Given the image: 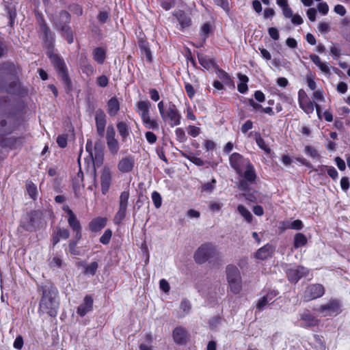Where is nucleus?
Returning a JSON list of instances; mask_svg holds the SVG:
<instances>
[{
  "instance_id": "aec40b11",
  "label": "nucleus",
  "mask_w": 350,
  "mask_h": 350,
  "mask_svg": "<svg viewBox=\"0 0 350 350\" xmlns=\"http://www.w3.org/2000/svg\"><path fill=\"white\" fill-rule=\"evenodd\" d=\"M40 30L44 35V42L46 47L49 49H52L55 40L54 35L44 22L40 24Z\"/></svg>"
},
{
  "instance_id": "dca6fc26",
  "label": "nucleus",
  "mask_w": 350,
  "mask_h": 350,
  "mask_svg": "<svg viewBox=\"0 0 350 350\" xmlns=\"http://www.w3.org/2000/svg\"><path fill=\"white\" fill-rule=\"evenodd\" d=\"M135 165L133 156L129 155L122 158L118 163V169L122 173L130 172L133 170Z\"/></svg>"
},
{
  "instance_id": "a211bd4d",
  "label": "nucleus",
  "mask_w": 350,
  "mask_h": 350,
  "mask_svg": "<svg viewBox=\"0 0 350 350\" xmlns=\"http://www.w3.org/2000/svg\"><path fill=\"white\" fill-rule=\"evenodd\" d=\"M93 298L91 295H85L83 302L77 308V313L80 317H84L93 309Z\"/></svg>"
},
{
  "instance_id": "8fccbe9b",
  "label": "nucleus",
  "mask_w": 350,
  "mask_h": 350,
  "mask_svg": "<svg viewBox=\"0 0 350 350\" xmlns=\"http://www.w3.org/2000/svg\"><path fill=\"white\" fill-rule=\"evenodd\" d=\"M175 135L177 140L179 141L180 142H184L187 139L184 130L181 128H177L175 130Z\"/></svg>"
},
{
  "instance_id": "69168bd1",
  "label": "nucleus",
  "mask_w": 350,
  "mask_h": 350,
  "mask_svg": "<svg viewBox=\"0 0 350 350\" xmlns=\"http://www.w3.org/2000/svg\"><path fill=\"white\" fill-rule=\"evenodd\" d=\"M185 91H186L188 96L190 98H192L195 95V91H194V89H193L192 85H191L189 83H185Z\"/></svg>"
},
{
  "instance_id": "603ef678",
  "label": "nucleus",
  "mask_w": 350,
  "mask_h": 350,
  "mask_svg": "<svg viewBox=\"0 0 350 350\" xmlns=\"http://www.w3.org/2000/svg\"><path fill=\"white\" fill-rule=\"evenodd\" d=\"M97 85L101 88H105L108 85L109 79L105 75H101L96 79Z\"/></svg>"
},
{
  "instance_id": "7ed1b4c3",
  "label": "nucleus",
  "mask_w": 350,
  "mask_h": 350,
  "mask_svg": "<svg viewBox=\"0 0 350 350\" xmlns=\"http://www.w3.org/2000/svg\"><path fill=\"white\" fill-rule=\"evenodd\" d=\"M70 22V14L64 10L59 13L58 18L55 21L54 23L55 28L62 32V36L66 39L68 43L72 44L73 42V35L72 31L68 25Z\"/></svg>"
},
{
  "instance_id": "423d86ee",
  "label": "nucleus",
  "mask_w": 350,
  "mask_h": 350,
  "mask_svg": "<svg viewBox=\"0 0 350 350\" xmlns=\"http://www.w3.org/2000/svg\"><path fill=\"white\" fill-rule=\"evenodd\" d=\"M42 220V213L39 211H34L25 216L21 222V226L29 232L36 231L39 227Z\"/></svg>"
},
{
  "instance_id": "f8f14e48",
  "label": "nucleus",
  "mask_w": 350,
  "mask_h": 350,
  "mask_svg": "<svg viewBox=\"0 0 350 350\" xmlns=\"http://www.w3.org/2000/svg\"><path fill=\"white\" fill-rule=\"evenodd\" d=\"M308 270L302 266H295L286 271L287 277L291 282H297L302 277L307 275Z\"/></svg>"
},
{
  "instance_id": "0eeeda50",
  "label": "nucleus",
  "mask_w": 350,
  "mask_h": 350,
  "mask_svg": "<svg viewBox=\"0 0 350 350\" xmlns=\"http://www.w3.org/2000/svg\"><path fill=\"white\" fill-rule=\"evenodd\" d=\"M215 247L211 243L202 245L195 252L194 258L196 262L202 264L216 254Z\"/></svg>"
},
{
  "instance_id": "37998d69",
  "label": "nucleus",
  "mask_w": 350,
  "mask_h": 350,
  "mask_svg": "<svg viewBox=\"0 0 350 350\" xmlns=\"http://www.w3.org/2000/svg\"><path fill=\"white\" fill-rule=\"evenodd\" d=\"M112 236V231L110 229H107L103 234L100 238V242L103 245H107L111 240Z\"/></svg>"
},
{
  "instance_id": "5fc2aeb1",
  "label": "nucleus",
  "mask_w": 350,
  "mask_h": 350,
  "mask_svg": "<svg viewBox=\"0 0 350 350\" xmlns=\"http://www.w3.org/2000/svg\"><path fill=\"white\" fill-rule=\"evenodd\" d=\"M318 29L321 33H327L330 31V27L328 23L321 22L318 25Z\"/></svg>"
},
{
  "instance_id": "72a5a7b5",
  "label": "nucleus",
  "mask_w": 350,
  "mask_h": 350,
  "mask_svg": "<svg viewBox=\"0 0 350 350\" xmlns=\"http://www.w3.org/2000/svg\"><path fill=\"white\" fill-rule=\"evenodd\" d=\"M145 127L148 129L159 130V126L156 120L150 119V116L142 119Z\"/></svg>"
},
{
  "instance_id": "6ab92c4d",
  "label": "nucleus",
  "mask_w": 350,
  "mask_h": 350,
  "mask_svg": "<svg viewBox=\"0 0 350 350\" xmlns=\"http://www.w3.org/2000/svg\"><path fill=\"white\" fill-rule=\"evenodd\" d=\"M277 295L278 293L275 291H269L265 295H263L262 297L258 300L256 304V309L258 311H262L267 304L274 301V299Z\"/></svg>"
},
{
  "instance_id": "a18cd8bd",
  "label": "nucleus",
  "mask_w": 350,
  "mask_h": 350,
  "mask_svg": "<svg viewBox=\"0 0 350 350\" xmlns=\"http://www.w3.org/2000/svg\"><path fill=\"white\" fill-rule=\"evenodd\" d=\"M81 66L83 72L86 74L88 76L92 75L95 72L94 68L88 62L83 63Z\"/></svg>"
},
{
  "instance_id": "393cba45",
  "label": "nucleus",
  "mask_w": 350,
  "mask_h": 350,
  "mask_svg": "<svg viewBox=\"0 0 350 350\" xmlns=\"http://www.w3.org/2000/svg\"><path fill=\"white\" fill-rule=\"evenodd\" d=\"M117 130L121 137L122 142H124L130 135L131 128L125 122L121 121L117 123Z\"/></svg>"
},
{
  "instance_id": "2f4dec72",
  "label": "nucleus",
  "mask_w": 350,
  "mask_h": 350,
  "mask_svg": "<svg viewBox=\"0 0 350 350\" xmlns=\"http://www.w3.org/2000/svg\"><path fill=\"white\" fill-rule=\"evenodd\" d=\"M106 142L110 154L113 156H116L120 149V144L118 139L107 141Z\"/></svg>"
},
{
  "instance_id": "4d7b16f0",
  "label": "nucleus",
  "mask_w": 350,
  "mask_h": 350,
  "mask_svg": "<svg viewBox=\"0 0 350 350\" xmlns=\"http://www.w3.org/2000/svg\"><path fill=\"white\" fill-rule=\"evenodd\" d=\"M211 27L209 24L205 23L203 25V26L201 28V36H202L203 41H205L206 38L208 37V35L210 32Z\"/></svg>"
},
{
  "instance_id": "b1692460",
  "label": "nucleus",
  "mask_w": 350,
  "mask_h": 350,
  "mask_svg": "<svg viewBox=\"0 0 350 350\" xmlns=\"http://www.w3.org/2000/svg\"><path fill=\"white\" fill-rule=\"evenodd\" d=\"M174 15L176 16L182 29H183L186 27H188L191 25V18L184 12L179 10V11L176 12L174 14Z\"/></svg>"
},
{
  "instance_id": "774afa93",
  "label": "nucleus",
  "mask_w": 350,
  "mask_h": 350,
  "mask_svg": "<svg viewBox=\"0 0 350 350\" xmlns=\"http://www.w3.org/2000/svg\"><path fill=\"white\" fill-rule=\"evenodd\" d=\"M253 127V122L251 120H247L241 126V132L246 133L249 130Z\"/></svg>"
},
{
  "instance_id": "f03ea898",
  "label": "nucleus",
  "mask_w": 350,
  "mask_h": 350,
  "mask_svg": "<svg viewBox=\"0 0 350 350\" xmlns=\"http://www.w3.org/2000/svg\"><path fill=\"white\" fill-rule=\"evenodd\" d=\"M157 106L161 118L165 122L171 127L180 124L182 116L175 104L172 102L165 103L163 100H161Z\"/></svg>"
},
{
  "instance_id": "13d9d810",
  "label": "nucleus",
  "mask_w": 350,
  "mask_h": 350,
  "mask_svg": "<svg viewBox=\"0 0 350 350\" xmlns=\"http://www.w3.org/2000/svg\"><path fill=\"white\" fill-rule=\"evenodd\" d=\"M145 137L148 142L150 144H154L157 139L156 135L151 131H147L145 133Z\"/></svg>"
},
{
  "instance_id": "6e6d98bb",
  "label": "nucleus",
  "mask_w": 350,
  "mask_h": 350,
  "mask_svg": "<svg viewBox=\"0 0 350 350\" xmlns=\"http://www.w3.org/2000/svg\"><path fill=\"white\" fill-rule=\"evenodd\" d=\"M27 190L31 198H34L36 194L37 189L36 185L32 183L27 184Z\"/></svg>"
},
{
  "instance_id": "58836bf2",
  "label": "nucleus",
  "mask_w": 350,
  "mask_h": 350,
  "mask_svg": "<svg viewBox=\"0 0 350 350\" xmlns=\"http://www.w3.org/2000/svg\"><path fill=\"white\" fill-rule=\"evenodd\" d=\"M229 284V286L230 288V291L234 294H238L240 293L242 288L241 285V279L234 280V281H228Z\"/></svg>"
},
{
  "instance_id": "052dcab7",
  "label": "nucleus",
  "mask_w": 350,
  "mask_h": 350,
  "mask_svg": "<svg viewBox=\"0 0 350 350\" xmlns=\"http://www.w3.org/2000/svg\"><path fill=\"white\" fill-rule=\"evenodd\" d=\"M109 16V13L108 12L102 11L99 12L97 18L100 23H105L108 20Z\"/></svg>"
},
{
  "instance_id": "de8ad7c7",
  "label": "nucleus",
  "mask_w": 350,
  "mask_h": 350,
  "mask_svg": "<svg viewBox=\"0 0 350 350\" xmlns=\"http://www.w3.org/2000/svg\"><path fill=\"white\" fill-rule=\"evenodd\" d=\"M117 139L116 137V131L112 125H109L107 128L106 142Z\"/></svg>"
},
{
  "instance_id": "5701e85b",
  "label": "nucleus",
  "mask_w": 350,
  "mask_h": 350,
  "mask_svg": "<svg viewBox=\"0 0 350 350\" xmlns=\"http://www.w3.org/2000/svg\"><path fill=\"white\" fill-rule=\"evenodd\" d=\"M150 105L151 104L148 100H141L137 103L136 111L139 113L142 119L150 116L149 109Z\"/></svg>"
},
{
  "instance_id": "bf43d9fd",
  "label": "nucleus",
  "mask_w": 350,
  "mask_h": 350,
  "mask_svg": "<svg viewBox=\"0 0 350 350\" xmlns=\"http://www.w3.org/2000/svg\"><path fill=\"white\" fill-rule=\"evenodd\" d=\"M318 10L320 13H321L323 15H326L328 13L329 11V6L325 2H321L319 3L318 6Z\"/></svg>"
},
{
  "instance_id": "e433bc0d",
  "label": "nucleus",
  "mask_w": 350,
  "mask_h": 350,
  "mask_svg": "<svg viewBox=\"0 0 350 350\" xmlns=\"http://www.w3.org/2000/svg\"><path fill=\"white\" fill-rule=\"evenodd\" d=\"M68 223L69 226L72 229V230L81 229L80 222L77 219V216L75 215V213L68 217Z\"/></svg>"
},
{
  "instance_id": "a878e982",
  "label": "nucleus",
  "mask_w": 350,
  "mask_h": 350,
  "mask_svg": "<svg viewBox=\"0 0 350 350\" xmlns=\"http://www.w3.org/2000/svg\"><path fill=\"white\" fill-rule=\"evenodd\" d=\"M70 236L68 230L62 228H57L53 231V244L55 245L61 239H67Z\"/></svg>"
},
{
  "instance_id": "1a4fd4ad",
  "label": "nucleus",
  "mask_w": 350,
  "mask_h": 350,
  "mask_svg": "<svg viewBox=\"0 0 350 350\" xmlns=\"http://www.w3.org/2000/svg\"><path fill=\"white\" fill-rule=\"evenodd\" d=\"M229 161L230 166L239 175L242 174L243 169L250 163L248 159H244L242 155L237 152H234L230 156Z\"/></svg>"
},
{
  "instance_id": "7c9ffc66",
  "label": "nucleus",
  "mask_w": 350,
  "mask_h": 350,
  "mask_svg": "<svg viewBox=\"0 0 350 350\" xmlns=\"http://www.w3.org/2000/svg\"><path fill=\"white\" fill-rule=\"evenodd\" d=\"M246 170L244 172L243 176L246 181L253 183L256 178V174L254 166L251 163H248L245 167Z\"/></svg>"
},
{
  "instance_id": "3c124183",
  "label": "nucleus",
  "mask_w": 350,
  "mask_h": 350,
  "mask_svg": "<svg viewBox=\"0 0 350 350\" xmlns=\"http://www.w3.org/2000/svg\"><path fill=\"white\" fill-rule=\"evenodd\" d=\"M165 10H170L174 5V0H157Z\"/></svg>"
},
{
  "instance_id": "e2e57ef3",
  "label": "nucleus",
  "mask_w": 350,
  "mask_h": 350,
  "mask_svg": "<svg viewBox=\"0 0 350 350\" xmlns=\"http://www.w3.org/2000/svg\"><path fill=\"white\" fill-rule=\"evenodd\" d=\"M319 68L325 75H329L331 74L330 66L327 62H323V64L320 65Z\"/></svg>"
},
{
  "instance_id": "f704fd0d",
  "label": "nucleus",
  "mask_w": 350,
  "mask_h": 350,
  "mask_svg": "<svg viewBox=\"0 0 350 350\" xmlns=\"http://www.w3.org/2000/svg\"><path fill=\"white\" fill-rule=\"evenodd\" d=\"M98 268V263L97 262H92L84 267V273L88 275H94Z\"/></svg>"
},
{
  "instance_id": "c756f323",
  "label": "nucleus",
  "mask_w": 350,
  "mask_h": 350,
  "mask_svg": "<svg viewBox=\"0 0 350 350\" xmlns=\"http://www.w3.org/2000/svg\"><path fill=\"white\" fill-rule=\"evenodd\" d=\"M93 59L99 64H103L106 59V50L102 47H96L92 52Z\"/></svg>"
},
{
  "instance_id": "4be33fe9",
  "label": "nucleus",
  "mask_w": 350,
  "mask_h": 350,
  "mask_svg": "<svg viewBox=\"0 0 350 350\" xmlns=\"http://www.w3.org/2000/svg\"><path fill=\"white\" fill-rule=\"evenodd\" d=\"M107 219L105 217H96L89 224V228L92 232H96L103 229L107 224Z\"/></svg>"
},
{
  "instance_id": "20e7f679",
  "label": "nucleus",
  "mask_w": 350,
  "mask_h": 350,
  "mask_svg": "<svg viewBox=\"0 0 350 350\" xmlns=\"http://www.w3.org/2000/svg\"><path fill=\"white\" fill-rule=\"evenodd\" d=\"M49 57L55 67L59 78L68 88H70L71 86V81L68 77V69L64 59L57 54L51 52L49 53Z\"/></svg>"
},
{
  "instance_id": "09e8293b",
  "label": "nucleus",
  "mask_w": 350,
  "mask_h": 350,
  "mask_svg": "<svg viewBox=\"0 0 350 350\" xmlns=\"http://www.w3.org/2000/svg\"><path fill=\"white\" fill-rule=\"evenodd\" d=\"M187 133L190 136L196 137L200 133V129L193 125H189L187 128Z\"/></svg>"
},
{
  "instance_id": "cd10ccee",
  "label": "nucleus",
  "mask_w": 350,
  "mask_h": 350,
  "mask_svg": "<svg viewBox=\"0 0 350 350\" xmlns=\"http://www.w3.org/2000/svg\"><path fill=\"white\" fill-rule=\"evenodd\" d=\"M226 275L228 281H234L241 279L239 270L234 265H228L226 267Z\"/></svg>"
},
{
  "instance_id": "864d4df0",
  "label": "nucleus",
  "mask_w": 350,
  "mask_h": 350,
  "mask_svg": "<svg viewBox=\"0 0 350 350\" xmlns=\"http://www.w3.org/2000/svg\"><path fill=\"white\" fill-rule=\"evenodd\" d=\"M215 183L216 180L213 178L211 182L204 184L202 187V190L203 191L211 192L215 187Z\"/></svg>"
},
{
  "instance_id": "bb28decb",
  "label": "nucleus",
  "mask_w": 350,
  "mask_h": 350,
  "mask_svg": "<svg viewBox=\"0 0 350 350\" xmlns=\"http://www.w3.org/2000/svg\"><path fill=\"white\" fill-rule=\"evenodd\" d=\"M107 113L110 116H115L120 110V103L116 97H112L107 102Z\"/></svg>"
},
{
  "instance_id": "a19ab883",
  "label": "nucleus",
  "mask_w": 350,
  "mask_h": 350,
  "mask_svg": "<svg viewBox=\"0 0 350 350\" xmlns=\"http://www.w3.org/2000/svg\"><path fill=\"white\" fill-rule=\"evenodd\" d=\"M256 142L259 148L263 150L266 153L269 154L271 152V148L260 135L256 137Z\"/></svg>"
},
{
  "instance_id": "2eb2a0df",
  "label": "nucleus",
  "mask_w": 350,
  "mask_h": 350,
  "mask_svg": "<svg viewBox=\"0 0 350 350\" xmlns=\"http://www.w3.org/2000/svg\"><path fill=\"white\" fill-rule=\"evenodd\" d=\"M111 172L109 167H104L101 172L100 184L101 190L103 194H105L111 185Z\"/></svg>"
},
{
  "instance_id": "79ce46f5",
  "label": "nucleus",
  "mask_w": 350,
  "mask_h": 350,
  "mask_svg": "<svg viewBox=\"0 0 350 350\" xmlns=\"http://www.w3.org/2000/svg\"><path fill=\"white\" fill-rule=\"evenodd\" d=\"M151 197L154 206L157 208H160L162 204V198L160 193L156 191H153Z\"/></svg>"
},
{
  "instance_id": "c85d7f7f",
  "label": "nucleus",
  "mask_w": 350,
  "mask_h": 350,
  "mask_svg": "<svg viewBox=\"0 0 350 350\" xmlns=\"http://www.w3.org/2000/svg\"><path fill=\"white\" fill-rule=\"evenodd\" d=\"M273 252V247L271 245L267 244L258 250L256 257L260 260L267 258Z\"/></svg>"
},
{
  "instance_id": "9b49d317",
  "label": "nucleus",
  "mask_w": 350,
  "mask_h": 350,
  "mask_svg": "<svg viewBox=\"0 0 350 350\" xmlns=\"http://www.w3.org/2000/svg\"><path fill=\"white\" fill-rule=\"evenodd\" d=\"M324 293L325 291L323 285L319 284L310 285L307 287L305 291V301H308L312 299L321 297L324 295Z\"/></svg>"
},
{
  "instance_id": "c03bdc74",
  "label": "nucleus",
  "mask_w": 350,
  "mask_h": 350,
  "mask_svg": "<svg viewBox=\"0 0 350 350\" xmlns=\"http://www.w3.org/2000/svg\"><path fill=\"white\" fill-rule=\"evenodd\" d=\"M185 158L198 166H202L204 165V161L199 157L193 154H183Z\"/></svg>"
},
{
  "instance_id": "473e14b6",
  "label": "nucleus",
  "mask_w": 350,
  "mask_h": 350,
  "mask_svg": "<svg viewBox=\"0 0 350 350\" xmlns=\"http://www.w3.org/2000/svg\"><path fill=\"white\" fill-rule=\"evenodd\" d=\"M307 238L302 233H297L294 237L293 246L295 249L303 247L307 243Z\"/></svg>"
},
{
  "instance_id": "4c0bfd02",
  "label": "nucleus",
  "mask_w": 350,
  "mask_h": 350,
  "mask_svg": "<svg viewBox=\"0 0 350 350\" xmlns=\"http://www.w3.org/2000/svg\"><path fill=\"white\" fill-rule=\"evenodd\" d=\"M299 105L307 114L312 113L314 111V104L310 99L299 103Z\"/></svg>"
},
{
  "instance_id": "ddd939ff",
  "label": "nucleus",
  "mask_w": 350,
  "mask_h": 350,
  "mask_svg": "<svg viewBox=\"0 0 350 350\" xmlns=\"http://www.w3.org/2000/svg\"><path fill=\"white\" fill-rule=\"evenodd\" d=\"M300 323L299 325L303 327H312L317 326L319 323V320L308 310H305L299 315Z\"/></svg>"
},
{
  "instance_id": "c9c22d12",
  "label": "nucleus",
  "mask_w": 350,
  "mask_h": 350,
  "mask_svg": "<svg viewBox=\"0 0 350 350\" xmlns=\"http://www.w3.org/2000/svg\"><path fill=\"white\" fill-rule=\"evenodd\" d=\"M237 210L248 223L252 222L253 216L243 205L239 204L237 207Z\"/></svg>"
},
{
  "instance_id": "39448f33",
  "label": "nucleus",
  "mask_w": 350,
  "mask_h": 350,
  "mask_svg": "<svg viewBox=\"0 0 350 350\" xmlns=\"http://www.w3.org/2000/svg\"><path fill=\"white\" fill-rule=\"evenodd\" d=\"M85 148L92 159L94 164V178H95V167H99L103 164L104 158V149L100 142H96L93 147L92 142L91 140L87 141Z\"/></svg>"
},
{
  "instance_id": "680f3d73",
  "label": "nucleus",
  "mask_w": 350,
  "mask_h": 350,
  "mask_svg": "<svg viewBox=\"0 0 350 350\" xmlns=\"http://www.w3.org/2000/svg\"><path fill=\"white\" fill-rule=\"evenodd\" d=\"M269 36L274 40H278L280 38L278 30L275 27H270L268 29Z\"/></svg>"
},
{
  "instance_id": "6e6552de",
  "label": "nucleus",
  "mask_w": 350,
  "mask_h": 350,
  "mask_svg": "<svg viewBox=\"0 0 350 350\" xmlns=\"http://www.w3.org/2000/svg\"><path fill=\"white\" fill-rule=\"evenodd\" d=\"M129 191H124L120 193L119 199V208L113 217V223L120 224L125 218L129 199Z\"/></svg>"
},
{
  "instance_id": "ea45409f",
  "label": "nucleus",
  "mask_w": 350,
  "mask_h": 350,
  "mask_svg": "<svg viewBox=\"0 0 350 350\" xmlns=\"http://www.w3.org/2000/svg\"><path fill=\"white\" fill-rule=\"evenodd\" d=\"M304 152L306 155L310 157L312 159H319L320 157L317 150L311 146H306L304 148Z\"/></svg>"
},
{
  "instance_id": "338daca9",
  "label": "nucleus",
  "mask_w": 350,
  "mask_h": 350,
  "mask_svg": "<svg viewBox=\"0 0 350 350\" xmlns=\"http://www.w3.org/2000/svg\"><path fill=\"white\" fill-rule=\"evenodd\" d=\"M308 19L311 22H314L316 20L317 10L314 8H309L306 12Z\"/></svg>"
},
{
  "instance_id": "4468645a",
  "label": "nucleus",
  "mask_w": 350,
  "mask_h": 350,
  "mask_svg": "<svg viewBox=\"0 0 350 350\" xmlns=\"http://www.w3.org/2000/svg\"><path fill=\"white\" fill-rule=\"evenodd\" d=\"M95 120L97 133L100 137H103L106 126V116L102 109L96 111Z\"/></svg>"
},
{
  "instance_id": "412c9836",
  "label": "nucleus",
  "mask_w": 350,
  "mask_h": 350,
  "mask_svg": "<svg viewBox=\"0 0 350 350\" xmlns=\"http://www.w3.org/2000/svg\"><path fill=\"white\" fill-rule=\"evenodd\" d=\"M7 79L11 80L10 77H7ZM0 88L8 93L16 94L20 88V84L16 79L14 78L9 84L0 83Z\"/></svg>"
},
{
  "instance_id": "9d476101",
  "label": "nucleus",
  "mask_w": 350,
  "mask_h": 350,
  "mask_svg": "<svg viewBox=\"0 0 350 350\" xmlns=\"http://www.w3.org/2000/svg\"><path fill=\"white\" fill-rule=\"evenodd\" d=\"M318 312L323 316L336 315L340 312V304L338 300H330L327 304L321 306Z\"/></svg>"
},
{
  "instance_id": "f257e3e1",
  "label": "nucleus",
  "mask_w": 350,
  "mask_h": 350,
  "mask_svg": "<svg viewBox=\"0 0 350 350\" xmlns=\"http://www.w3.org/2000/svg\"><path fill=\"white\" fill-rule=\"evenodd\" d=\"M40 290L42 297L38 312L50 317H56L59 307L57 289L53 286H41Z\"/></svg>"
},
{
  "instance_id": "0e129e2a",
  "label": "nucleus",
  "mask_w": 350,
  "mask_h": 350,
  "mask_svg": "<svg viewBox=\"0 0 350 350\" xmlns=\"http://www.w3.org/2000/svg\"><path fill=\"white\" fill-rule=\"evenodd\" d=\"M291 229L299 230L303 228L304 225L301 220L296 219L292 221H291Z\"/></svg>"
},
{
  "instance_id": "f3484780",
  "label": "nucleus",
  "mask_w": 350,
  "mask_h": 350,
  "mask_svg": "<svg viewBox=\"0 0 350 350\" xmlns=\"http://www.w3.org/2000/svg\"><path fill=\"white\" fill-rule=\"evenodd\" d=\"M172 336L174 342L178 345H183L187 342L189 334L185 328L179 326L173 330Z\"/></svg>"
},
{
  "instance_id": "49530a36",
  "label": "nucleus",
  "mask_w": 350,
  "mask_h": 350,
  "mask_svg": "<svg viewBox=\"0 0 350 350\" xmlns=\"http://www.w3.org/2000/svg\"><path fill=\"white\" fill-rule=\"evenodd\" d=\"M321 168H326L328 175L334 180L338 178L337 170L333 166L321 165Z\"/></svg>"
}]
</instances>
